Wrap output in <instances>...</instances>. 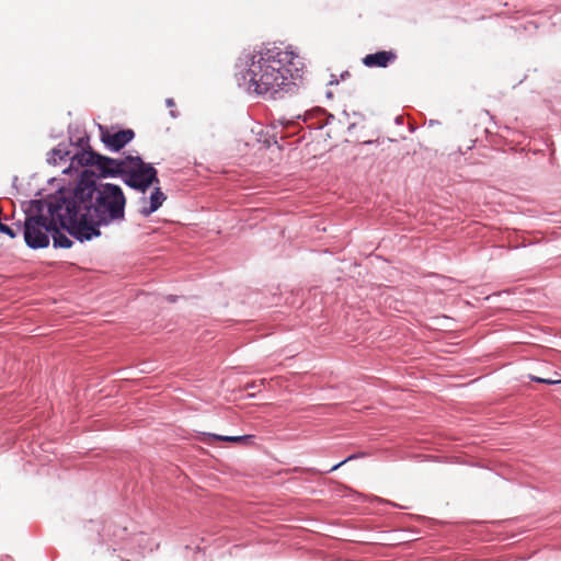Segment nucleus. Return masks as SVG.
<instances>
[{
  "label": "nucleus",
  "instance_id": "11",
  "mask_svg": "<svg viewBox=\"0 0 561 561\" xmlns=\"http://www.w3.org/2000/svg\"><path fill=\"white\" fill-rule=\"evenodd\" d=\"M0 232L8 234L10 238H15L16 236L12 228L2 222H0Z\"/></svg>",
  "mask_w": 561,
  "mask_h": 561
},
{
  "label": "nucleus",
  "instance_id": "14",
  "mask_svg": "<svg viewBox=\"0 0 561 561\" xmlns=\"http://www.w3.org/2000/svg\"><path fill=\"white\" fill-rule=\"evenodd\" d=\"M167 105H168L169 107L174 106V101H173L172 99H168V100H167Z\"/></svg>",
  "mask_w": 561,
  "mask_h": 561
},
{
  "label": "nucleus",
  "instance_id": "3",
  "mask_svg": "<svg viewBox=\"0 0 561 561\" xmlns=\"http://www.w3.org/2000/svg\"><path fill=\"white\" fill-rule=\"evenodd\" d=\"M124 182L140 192H146L152 184H159L157 170L142 161L139 157H127V164L123 173Z\"/></svg>",
  "mask_w": 561,
  "mask_h": 561
},
{
  "label": "nucleus",
  "instance_id": "5",
  "mask_svg": "<svg viewBox=\"0 0 561 561\" xmlns=\"http://www.w3.org/2000/svg\"><path fill=\"white\" fill-rule=\"evenodd\" d=\"M78 159L82 165L96 167L102 176L123 175L127 164V157L124 159H112L94 151H83Z\"/></svg>",
  "mask_w": 561,
  "mask_h": 561
},
{
  "label": "nucleus",
  "instance_id": "8",
  "mask_svg": "<svg viewBox=\"0 0 561 561\" xmlns=\"http://www.w3.org/2000/svg\"><path fill=\"white\" fill-rule=\"evenodd\" d=\"M165 198L167 197H165L164 193L160 190L159 186H157L150 195L149 207H146V206L142 207L140 213L144 216H149L150 214L154 213L163 204Z\"/></svg>",
  "mask_w": 561,
  "mask_h": 561
},
{
  "label": "nucleus",
  "instance_id": "10",
  "mask_svg": "<svg viewBox=\"0 0 561 561\" xmlns=\"http://www.w3.org/2000/svg\"><path fill=\"white\" fill-rule=\"evenodd\" d=\"M53 241H54V247L55 248H65V249H68L72 245V241L67 237L65 236L64 233H61L57 227L55 226V229L53 230Z\"/></svg>",
  "mask_w": 561,
  "mask_h": 561
},
{
  "label": "nucleus",
  "instance_id": "4",
  "mask_svg": "<svg viewBox=\"0 0 561 561\" xmlns=\"http://www.w3.org/2000/svg\"><path fill=\"white\" fill-rule=\"evenodd\" d=\"M55 221L43 215L32 216L24 224V239L32 249L46 248L49 244V233L55 229Z\"/></svg>",
  "mask_w": 561,
  "mask_h": 561
},
{
  "label": "nucleus",
  "instance_id": "12",
  "mask_svg": "<svg viewBox=\"0 0 561 561\" xmlns=\"http://www.w3.org/2000/svg\"><path fill=\"white\" fill-rule=\"evenodd\" d=\"M533 380H535L537 382L547 383V385H554V383L561 382V379L560 380H552V379H546V378H539V377H534Z\"/></svg>",
  "mask_w": 561,
  "mask_h": 561
},
{
  "label": "nucleus",
  "instance_id": "9",
  "mask_svg": "<svg viewBox=\"0 0 561 561\" xmlns=\"http://www.w3.org/2000/svg\"><path fill=\"white\" fill-rule=\"evenodd\" d=\"M210 439L220 440V442H229V443H242L249 444L254 436L252 435H242V436H222L217 434H209Z\"/></svg>",
  "mask_w": 561,
  "mask_h": 561
},
{
  "label": "nucleus",
  "instance_id": "13",
  "mask_svg": "<svg viewBox=\"0 0 561 561\" xmlns=\"http://www.w3.org/2000/svg\"><path fill=\"white\" fill-rule=\"evenodd\" d=\"M358 456L357 455H351L350 457H347L346 459L342 460L341 462H339L337 465H334L329 471H333V470H336L337 468H340L341 466H343L344 463H346L347 461L352 460V459H355L357 458Z\"/></svg>",
  "mask_w": 561,
  "mask_h": 561
},
{
  "label": "nucleus",
  "instance_id": "6",
  "mask_svg": "<svg viewBox=\"0 0 561 561\" xmlns=\"http://www.w3.org/2000/svg\"><path fill=\"white\" fill-rule=\"evenodd\" d=\"M100 134L103 144L114 151L121 150L135 137L133 129L115 130L114 128L100 127Z\"/></svg>",
  "mask_w": 561,
  "mask_h": 561
},
{
  "label": "nucleus",
  "instance_id": "7",
  "mask_svg": "<svg viewBox=\"0 0 561 561\" xmlns=\"http://www.w3.org/2000/svg\"><path fill=\"white\" fill-rule=\"evenodd\" d=\"M397 59L396 53L392 50H381L375 54H368L363 58V64L369 68H386L389 64Z\"/></svg>",
  "mask_w": 561,
  "mask_h": 561
},
{
  "label": "nucleus",
  "instance_id": "2",
  "mask_svg": "<svg viewBox=\"0 0 561 561\" xmlns=\"http://www.w3.org/2000/svg\"><path fill=\"white\" fill-rule=\"evenodd\" d=\"M249 90L267 99L297 92L302 79V59L293 50L271 47L244 56Z\"/></svg>",
  "mask_w": 561,
  "mask_h": 561
},
{
  "label": "nucleus",
  "instance_id": "1",
  "mask_svg": "<svg viewBox=\"0 0 561 561\" xmlns=\"http://www.w3.org/2000/svg\"><path fill=\"white\" fill-rule=\"evenodd\" d=\"M126 198L122 188L114 184H99L81 179L75 190L50 205L51 216L80 241L101 234L99 227L125 217Z\"/></svg>",
  "mask_w": 561,
  "mask_h": 561
}]
</instances>
